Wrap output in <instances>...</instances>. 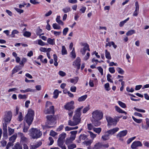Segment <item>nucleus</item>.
Returning <instances> with one entry per match:
<instances>
[{
	"mask_svg": "<svg viewBox=\"0 0 149 149\" xmlns=\"http://www.w3.org/2000/svg\"><path fill=\"white\" fill-rule=\"evenodd\" d=\"M46 125H53L55 124V121L56 120V117L54 115H49L46 116Z\"/></svg>",
	"mask_w": 149,
	"mask_h": 149,
	"instance_id": "4",
	"label": "nucleus"
},
{
	"mask_svg": "<svg viewBox=\"0 0 149 149\" xmlns=\"http://www.w3.org/2000/svg\"><path fill=\"white\" fill-rule=\"evenodd\" d=\"M88 128L89 130H91L92 129H93V125L91 123L88 124H87Z\"/></svg>",
	"mask_w": 149,
	"mask_h": 149,
	"instance_id": "64",
	"label": "nucleus"
},
{
	"mask_svg": "<svg viewBox=\"0 0 149 149\" xmlns=\"http://www.w3.org/2000/svg\"><path fill=\"white\" fill-rule=\"evenodd\" d=\"M13 149H22V146L19 143H17L12 148Z\"/></svg>",
	"mask_w": 149,
	"mask_h": 149,
	"instance_id": "18",
	"label": "nucleus"
},
{
	"mask_svg": "<svg viewBox=\"0 0 149 149\" xmlns=\"http://www.w3.org/2000/svg\"><path fill=\"white\" fill-rule=\"evenodd\" d=\"M74 102L73 101H71L70 102L67 103L64 107L65 109L68 111L71 110H73L74 108Z\"/></svg>",
	"mask_w": 149,
	"mask_h": 149,
	"instance_id": "7",
	"label": "nucleus"
},
{
	"mask_svg": "<svg viewBox=\"0 0 149 149\" xmlns=\"http://www.w3.org/2000/svg\"><path fill=\"white\" fill-rule=\"evenodd\" d=\"M116 69L119 73L121 74H124V71L120 68L118 67L116 68Z\"/></svg>",
	"mask_w": 149,
	"mask_h": 149,
	"instance_id": "44",
	"label": "nucleus"
},
{
	"mask_svg": "<svg viewBox=\"0 0 149 149\" xmlns=\"http://www.w3.org/2000/svg\"><path fill=\"white\" fill-rule=\"evenodd\" d=\"M136 138V136H134L131 138H130L128 139L127 141V144H130L133 140Z\"/></svg>",
	"mask_w": 149,
	"mask_h": 149,
	"instance_id": "58",
	"label": "nucleus"
},
{
	"mask_svg": "<svg viewBox=\"0 0 149 149\" xmlns=\"http://www.w3.org/2000/svg\"><path fill=\"white\" fill-rule=\"evenodd\" d=\"M17 137V135L14 134L10 137L9 140L10 141H11L12 142L14 143Z\"/></svg>",
	"mask_w": 149,
	"mask_h": 149,
	"instance_id": "25",
	"label": "nucleus"
},
{
	"mask_svg": "<svg viewBox=\"0 0 149 149\" xmlns=\"http://www.w3.org/2000/svg\"><path fill=\"white\" fill-rule=\"evenodd\" d=\"M109 134L107 133V134L106 132L104 135L102 136V138L104 141H106L109 139Z\"/></svg>",
	"mask_w": 149,
	"mask_h": 149,
	"instance_id": "24",
	"label": "nucleus"
},
{
	"mask_svg": "<svg viewBox=\"0 0 149 149\" xmlns=\"http://www.w3.org/2000/svg\"><path fill=\"white\" fill-rule=\"evenodd\" d=\"M18 90V89L17 88H14L9 89V90L8 91V92H11L14 91L15 93H18V92L17 91Z\"/></svg>",
	"mask_w": 149,
	"mask_h": 149,
	"instance_id": "41",
	"label": "nucleus"
},
{
	"mask_svg": "<svg viewBox=\"0 0 149 149\" xmlns=\"http://www.w3.org/2000/svg\"><path fill=\"white\" fill-rule=\"evenodd\" d=\"M132 117L134 120L137 123H140L142 121L141 119H137L135 118L134 116H132Z\"/></svg>",
	"mask_w": 149,
	"mask_h": 149,
	"instance_id": "40",
	"label": "nucleus"
},
{
	"mask_svg": "<svg viewBox=\"0 0 149 149\" xmlns=\"http://www.w3.org/2000/svg\"><path fill=\"white\" fill-rule=\"evenodd\" d=\"M100 120L93 118L92 120V124L95 126H98L100 125L101 124V122L99 121Z\"/></svg>",
	"mask_w": 149,
	"mask_h": 149,
	"instance_id": "15",
	"label": "nucleus"
},
{
	"mask_svg": "<svg viewBox=\"0 0 149 149\" xmlns=\"http://www.w3.org/2000/svg\"><path fill=\"white\" fill-rule=\"evenodd\" d=\"M44 113L46 114H52L54 115V106H50L49 108L45 110Z\"/></svg>",
	"mask_w": 149,
	"mask_h": 149,
	"instance_id": "11",
	"label": "nucleus"
},
{
	"mask_svg": "<svg viewBox=\"0 0 149 149\" xmlns=\"http://www.w3.org/2000/svg\"><path fill=\"white\" fill-rule=\"evenodd\" d=\"M88 133L90 134V135L91 137L93 139H94L95 137H96V134H93V132L91 131H88Z\"/></svg>",
	"mask_w": 149,
	"mask_h": 149,
	"instance_id": "55",
	"label": "nucleus"
},
{
	"mask_svg": "<svg viewBox=\"0 0 149 149\" xmlns=\"http://www.w3.org/2000/svg\"><path fill=\"white\" fill-rule=\"evenodd\" d=\"M90 109L89 105H88V106L85 107L83 110V113H86Z\"/></svg>",
	"mask_w": 149,
	"mask_h": 149,
	"instance_id": "49",
	"label": "nucleus"
},
{
	"mask_svg": "<svg viewBox=\"0 0 149 149\" xmlns=\"http://www.w3.org/2000/svg\"><path fill=\"white\" fill-rule=\"evenodd\" d=\"M103 146H104L101 143L99 142L96 143L94 145V147L100 149V148H102Z\"/></svg>",
	"mask_w": 149,
	"mask_h": 149,
	"instance_id": "30",
	"label": "nucleus"
},
{
	"mask_svg": "<svg viewBox=\"0 0 149 149\" xmlns=\"http://www.w3.org/2000/svg\"><path fill=\"white\" fill-rule=\"evenodd\" d=\"M18 96V97L20 99H24L27 98V96L25 95H23L21 94H19Z\"/></svg>",
	"mask_w": 149,
	"mask_h": 149,
	"instance_id": "57",
	"label": "nucleus"
},
{
	"mask_svg": "<svg viewBox=\"0 0 149 149\" xmlns=\"http://www.w3.org/2000/svg\"><path fill=\"white\" fill-rule=\"evenodd\" d=\"M134 109L136 111L140 112L145 113V110L142 109L137 108L136 107H134Z\"/></svg>",
	"mask_w": 149,
	"mask_h": 149,
	"instance_id": "56",
	"label": "nucleus"
},
{
	"mask_svg": "<svg viewBox=\"0 0 149 149\" xmlns=\"http://www.w3.org/2000/svg\"><path fill=\"white\" fill-rule=\"evenodd\" d=\"M65 13H66L71 11V9L70 7L67 6L63 8L62 10Z\"/></svg>",
	"mask_w": 149,
	"mask_h": 149,
	"instance_id": "31",
	"label": "nucleus"
},
{
	"mask_svg": "<svg viewBox=\"0 0 149 149\" xmlns=\"http://www.w3.org/2000/svg\"><path fill=\"white\" fill-rule=\"evenodd\" d=\"M28 125V126H26L25 125H24V127L23 129V131L24 132H26L28 131V130L29 128V127Z\"/></svg>",
	"mask_w": 149,
	"mask_h": 149,
	"instance_id": "59",
	"label": "nucleus"
},
{
	"mask_svg": "<svg viewBox=\"0 0 149 149\" xmlns=\"http://www.w3.org/2000/svg\"><path fill=\"white\" fill-rule=\"evenodd\" d=\"M142 144L139 141H135L131 145V148L132 149H135L139 146H142Z\"/></svg>",
	"mask_w": 149,
	"mask_h": 149,
	"instance_id": "10",
	"label": "nucleus"
},
{
	"mask_svg": "<svg viewBox=\"0 0 149 149\" xmlns=\"http://www.w3.org/2000/svg\"><path fill=\"white\" fill-rule=\"evenodd\" d=\"M66 134L65 133H62L59 135V137L58 139L64 140Z\"/></svg>",
	"mask_w": 149,
	"mask_h": 149,
	"instance_id": "33",
	"label": "nucleus"
},
{
	"mask_svg": "<svg viewBox=\"0 0 149 149\" xmlns=\"http://www.w3.org/2000/svg\"><path fill=\"white\" fill-rule=\"evenodd\" d=\"M129 19V18L128 17L125 20L122 21L121 22H120V24H119V26L120 27H122L123 26L124 24L127 21H128Z\"/></svg>",
	"mask_w": 149,
	"mask_h": 149,
	"instance_id": "36",
	"label": "nucleus"
},
{
	"mask_svg": "<svg viewBox=\"0 0 149 149\" xmlns=\"http://www.w3.org/2000/svg\"><path fill=\"white\" fill-rule=\"evenodd\" d=\"M106 119L108 122V125H115L118 122L116 119H113L110 116H107Z\"/></svg>",
	"mask_w": 149,
	"mask_h": 149,
	"instance_id": "6",
	"label": "nucleus"
},
{
	"mask_svg": "<svg viewBox=\"0 0 149 149\" xmlns=\"http://www.w3.org/2000/svg\"><path fill=\"white\" fill-rule=\"evenodd\" d=\"M32 138L35 139L39 138L42 135V132L37 129L32 128L30 130Z\"/></svg>",
	"mask_w": 149,
	"mask_h": 149,
	"instance_id": "3",
	"label": "nucleus"
},
{
	"mask_svg": "<svg viewBox=\"0 0 149 149\" xmlns=\"http://www.w3.org/2000/svg\"><path fill=\"white\" fill-rule=\"evenodd\" d=\"M8 131L9 132V135H11L14 132V130L13 129H12L10 127H8Z\"/></svg>",
	"mask_w": 149,
	"mask_h": 149,
	"instance_id": "53",
	"label": "nucleus"
},
{
	"mask_svg": "<svg viewBox=\"0 0 149 149\" xmlns=\"http://www.w3.org/2000/svg\"><path fill=\"white\" fill-rule=\"evenodd\" d=\"M81 60L80 58L79 57H77L73 63V65L75 67L77 66L78 70L80 68L81 65Z\"/></svg>",
	"mask_w": 149,
	"mask_h": 149,
	"instance_id": "9",
	"label": "nucleus"
},
{
	"mask_svg": "<svg viewBox=\"0 0 149 149\" xmlns=\"http://www.w3.org/2000/svg\"><path fill=\"white\" fill-rule=\"evenodd\" d=\"M87 97V95H85L79 97L78 99L79 102H82L84 101Z\"/></svg>",
	"mask_w": 149,
	"mask_h": 149,
	"instance_id": "19",
	"label": "nucleus"
},
{
	"mask_svg": "<svg viewBox=\"0 0 149 149\" xmlns=\"http://www.w3.org/2000/svg\"><path fill=\"white\" fill-rule=\"evenodd\" d=\"M72 55V57L73 58H75L76 55L74 50V48H73L72 50L70 53Z\"/></svg>",
	"mask_w": 149,
	"mask_h": 149,
	"instance_id": "47",
	"label": "nucleus"
},
{
	"mask_svg": "<svg viewBox=\"0 0 149 149\" xmlns=\"http://www.w3.org/2000/svg\"><path fill=\"white\" fill-rule=\"evenodd\" d=\"M19 115L18 117V118L19 120L20 121H21L23 120V116L22 113L21 112H19Z\"/></svg>",
	"mask_w": 149,
	"mask_h": 149,
	"instance_id": "60",
	"label": "nucleus"
},
{
	"mask_svg": "<svg viewBox=\"0 0 149 149\" xmlns=\"http://www.w3.org/2000/svg\"><path fill=\"white\" fill-rule=\"evenodd\" d=\"M60 16H58L56 19V22L58 23L59 24L63 25L64 24L63 22L61 20H60Z\"/></svg>",
	"mask_w": 149,
	"mask_h": 149,
	"instance_id": "22",
	"label": "nucleus"
},
{
	"mask_svg": "<svg viewBox=\"0 0 149 149\" xmlns=\"http://www.w3.org/2000/svg\"><path fill=\"white\" fill-rule=\"evenodd\" d=\"M77 88L76 86H72L70 88V91L73 92H75L76 91Z\"/></svg>",
	"mask_w": 149,
	"mask_h": 149,
	"instance_id": "62",
	"label": "nucleus"
},
{
	"mask_svg": "<svg viewBox=\"0 0 149 149\" xmlns=\"http://www.w3.org/2000/svg\"><path fill=\"white\" fill-rule=\"evenodd\" d=\"M52 26L54 29H61V26L56 23H54L52 24Z\"/></svg>",
	"mask_w": 149,
	"mask_h": 149,
	"instance_id": "42",
	"label": "nucleus"
},
{
	"mask_svg": "<svg viewBox=\"0 0 149 149\" xmlns=\"http://www.w3.org/2000/svg\"><path fill=\"white\" fill-rule=\"evenodd\" d=\"M68 125L71 126H74L77 125V124L74 120L72 121L71 120H69L68 122Z\"/></svg>",
	"mask_w": 149,
	"mask_h": 149,
	"instance_id": "34",
	"label": "nucleus"
},
{
	"mask_svg": "<svg viewBox=\"0 0 149 149\" xmlns=\"http://www.w3.org/2000/svg\"><path fill=\"white\" fill-rule=\"evenodd\" d=\"M115 108L116 110L119 113H124L125 114H127V113L126 112L122 110L117 106H115Z\"/></svg>",
	"mask_w": 149,
	"mask_h": 149,
	"instance_id": "17",
	"label": "nucleus"
},
{
	"mask_svg": "<svg viewBox=\"0 0 149 149\" xmlns=\"http://www.w3.org/2000/svg\"><path fill=\"white\" fill-rule=\"evenodd\" d=\"M119 130V128L118 127H116L108 130L106 132V133L109 134V135H112L117 132Z\"/></svg>",
	"mask_w": 149,
	"mask_h": 149,
	"instance_id": "12",
	"label": "nucleus"
},
{
	"mask_svg": "<svg viewBox=\"0 0 149 149\" xmlns=\"http://www.w3.org/2000/svg\"><path fill=\"white\" fill-rule=\"evenodd\" d=\"M118 104L122 108H125L126 107L125 104L120 101H118Z\"/></svg>",
	"mask_w": 149,
	"mask_h": 149,
	"instance_id": "43",
	"label": "nucleus"
},
{
	"mask_svg": "<svg viewBox=\"0 0 149 149\" xmlns=\"http://www.w3.org/2000/svg\"><path fill=\"white\" fill-rule=\"evenodd\" d=\"M54 39H52L50 38H48L47 40V42L50 45H53L55 44Z\"/></svg>",
	"mask_w": 149,
	"mask_h": 149,
	"instance_id": "20",
	"label": "nucleus"
},
{
	"mask_svg": "<svg viewBox=\"0 0 149 149\" xmlns=\"http://www.w3.org/2000/svg\"><path fill=\"white\" fill-rule=\"evenodd\" d=\"M103 114L100 110H96L92 113V117L94 119H102L103 117Z\"/></svg>",
	"mask_w": 149,
	"mask_h": 149,
	"instance_id": "5",
	"label": "nucleus"
},
{
	"mask_svg": "<svg viewBox=\"0 0 149 149\" xmlns=\"http://www.w3.org/2000/svg\"><path fill=\"white\" fill-rule=\"evenodd\" d=\"M87 137L86 135L84 134H81L79 137V139L80 141H81V139L84 140H85Z\"/></svg>",
	"mask_w": 149,
	"mask_h": 149,
	"instance_id": "37",
	"label": "nucleus"
},
{
	"mask_svg": "<svg viewBox=\"0 0 149 149\" xmlns=\"http://www.w3.org/2000/svg\"><path fill=\"white\" fill-rule=\"evenodd\" d=\"M52 33H53L56 36H58L60 35L61 33V31H51Z\"/></svg>",
	"mask_w": 149,
	"mask_h": 149,
	"instance_id": "52",
	"label": "nucleus"
},
{
	"mask_svg": "<svg viewBox=\"0 0 149 149\" xmlns=\"http://www.w3.org/2000/svg\"><path fill=\"white\" fill-rule=\"evenodd\" d=\"M83 108V106L77 108L75 111V114L73 118V120L78 125L79 124L81 121L80 116L81 115V110Z\"/></svg>",
	"mask_w": 149,
	"mask_h": 149,
	"instance_id": "2",
	"label": "nucleus"
},
{
	"mask_svg": "<svg viewBox=\"0 0 149 149\" xmlns=\"http://www.w3.org/2000/svg\"><path fill=\"white\" fill-rule=\"evenodd\" d=\"M76 147V144H71L68 146V149H72Z\"/></svg>",
	"mask_w": 149,
	"mask_h": 149,
	"instance_id": "54",
	"label": "nucleus"
},
{
	"mask_svg": "<svg viewBox=\"0 0 149 149\" xmlns=\"http://www.w3.org/2000/svg\"><path fill=\"white\" fill-rule=\"evenodd\" d=\"M54 59V65L56 66H57L58 65V63L57 62V57L56 54L53 55Z\"/></svg>",
	"mask_w": 149,
	"mask_h": 149,
	"instance_id": "27",
	"label": "nucleus"
},
{
	"mask_svg": "<svg viewBox=\"0 0 149 149\" xmlns=\"http://www.w3.org/2000/svg\"><path fill=\"white\" fill-rule=\"evenodd\" d=\"M69 29L68 28L66 27L65 28L63 31V35L65 36L68 32Z\"/></svg>",
	"mask_w": 149,
	"mask_h": 149,
	"instance_id": "51",
	"label": "nucleus"
},
{
	"mask_svg": "<svg viewBox=\"0 0 149 149\" xmlns=\"http://www.w3.org/2000/svg\"><path fill=\"white\" fill-rule=\"evenodd\" d=\"M12 117V113L11 111H8L7 113L6 114L3 118L5 122V123H9L10 122Z\"/></svg>",
	"mask_w": 149,
	"mask_h": 149,
	"instance_id": "8",
	"label": "nucleus"
},
{
	"mask_svg": "<svg viewBox=\"0 0 149 149\" xmlns=\"http://www.w3.org/2000/svg\"><path fill=\"white\" fill-rule=\"evenodd\" d=\"M61 54L63 55L67 54V52L66 48L64 46H62L61 50Z\"/></svg>",
	"mask_w": 149,
	"mask_h": 149,
	"instance_id": "26",
	"label": "nucleus"
},
{
	"mask_svg": "<svg viewBox=\"0 0 149 149\" xmlns=\"http://www.w3.org/2000/svg\"><path fill=\"white\" fill-rule=\"evenodd\" d=\"M38 44L41 46H43L45 45V44L40 39L38 40Z\"/></svg>",
	"mask_w": 149,
	"mask_h": 149,
	"instance_id": "63",
	"label": "nucleus"
},
{
	"mask_svg": "<svg viewBox=\"0 0 149 149\" xmlns=\"http://www.w3.org/2000/svg\"><path fill=\"white\" fill-rule=\"evenodd\" d=\"M135 33V31L134 30H131L128 31L126 33V35L127 36H131Z\"/></svg>",
	"mask_w": 149,
	"mask_h": 149,
	"instance_id": "32",
	"label": "nucleus"
},
{
	"mask_svg": "<svg viewBox=\"0 0 149 149\" xmlns=\"http://www.w3.org/2000/svg\"><path fill=\"white\" fill-rule=\"evenodd\" d=\"M127 133L126 130H123L120 132L117 135V137H122L126 135Z\"/></svg>",
	"mask_w": 149,
	"mask_h": 149,
	"instance_id": "14",
	"label": "nucleus"
},
{
	"mask_svg": "<svg viewBox=\"0 0 149 149\" xmlns=\"http://www.w3.org/2000/svg\"><path fill=\"white\" fill-rule=\"evenodd\" d=\"M19 32L16 30H14L12 32L11 34L10 35V36L12 38L15 37V34H17L19 33Z\"/></svg>",
	"mask_w": 149,
	"mask_h": 149,
	"instance_id": "35",
	"label": "nucleus"
},
{
	"mask_svg": "<svg viewBox=\"0 0 149 149\" xmlns=\"http://www.w3.org/2000/svg\"><path fill=\"white\" fill-rule=\"evenodd\" d=\"M109 72L111 73H113L115 72V70L113 67H110L109 68Z\"/></svg>",
	"mask_w": 149,
	"mask_h": 149,
	"instance_id": "61",
	"label": "nucleus"
},
{
	"mask_svg": "<svg viewBox=\"0 0 149 149\" xmlns=\"http://www.w3.org/2000/svg\"><path fill=\"white\" fill-rule=\"evenodd\" d=\"M42 31V30L40 28H38L36 30V34L37 35L40 36L41 35L44 34V33L41 34V33Z\"/></svg>",
	"mask_w": 149,
	"mask_h": 149,
	"instance_id": "45",
	"label": "nucleus"
},
{
	"mask_svg": "<svg viewBox=\"0 0 149 149\" xmlns=\"http://www.w3.org/2000/svg\"><path fill=\"white\" fill-rule=\"evenodd\" d=\"M64 141L62 140L58 139L57 141L58 145L59 146H61L63 145Z\"/></svg>",
	"mask_w": 149,
	"mask_h": 149,
	"instance_id": "39",
	"label": "nucleus"
},
{
	"mask_svg": "<svg viewBox=\"0 0 149 149\" xmlns=\"http://www.w3.org/2000/svg\"><path fill=\"white\" fill-rule=\"evenodd\" d=\"M19 134L21 136V141L23 142H26L27 138L24 136V134L21 132L19 133Z\"/></svg>",
	"mask_w": 149,
	"mask_h": 149,
	"instance_id": "16",
	"label": "nucleus"
},
{
	"mask_svg": "<svg viewBox=\"0 0 149 149\" xmlns=\"http://www.w3.org/2000/svg\"><path fill=\"white\" fill-rule=\"evenodd\" d=\"M78 79L79 77H74V78L71 79H70V81L72 83H74V84H76L78 81Z\"/></svg>",
	"mask_w": 149,
	"mask_h": 149,
	"instance_id": "23",
	"label": "nucleus"
},
{
	"mask_svg": "<svg viewBox=\"0 0 149 149\" xmlns=\"http://www.w3.org/2000/svg\"><path fill=\"white\" fill-rule=\"evenodd\" d=\"M34 115V111L30 109L28 110L27 114L25 117L24 120L26 121L29 126L31 125L33 121Z\"/></svg>",
	"mask_w": 149,
	"mask_h": 149,
	"instance_id": "1",
	"label": "nucleus"
},
{
	"mask_svg": "<svg viewBox=\"0 0 149 149\" xmlns=\"http://www.w3.org/2000/svg\"><path fill=\"white\" fill-rule=\"evenodd\" d=\"M93 130L94 132L96 133H97L98 134H99L100 133L101 131V128H93Z\"/></svg>",
	"mask_w": 149,
	"mask_h": 149,
	"instance_id": "38",
	"label": "nucleus"
},
{
	"mask_svg": "<svg viewBox=\"0 0 149 149\" xmlns=\"http://www.w3.org/2000/svg\"><path fill=\"white\" fill-rule=\"evenodd\" d=\"M104 87L106 90L109 91L110 90V88L109 87V84L108 83L105 84H104Z\"/></svg>",
	"mask_w": 149,
	"mask_h": 149,
	"instance_id": "50",
	"label": "nucleus"
},
{
	"mask_svg": "<svg viewBox=\"0 0 149 149\" xmlns=\"http://www.w3.org/2000/svg\"><path fill=\"white\" fill-rule=\"evenodd\" d=\"M31 33L29 31H26L23 34V35L24 36L29 37L31 36Z\"/></svg>",
	"mask_w": 149,
	"mask_h": 149,
	"instance_id": "46",
	"label": "nucleus"
},
{
	"mask_svg": "<svg viewBox=\"0 0 149 149\" xmlns=\"http://www.w3.org/2000/svg\"><path fill=\"white\" fill-rule=\"evenodd\" d=\"M82 45L84 46V47L82 48L83 49H84L85 50H88V51H90V49L89 48V45L87 43H82Z\"/></svg>",
	"mask_w": 149,
	"mask_h": 149,
	"instance_id": "21",
	"label": "nucleus"
},
{
	"mask_svg": "<svg viewBox=\"0 0 149 149\" xmlns=\"http://www.w3.org/2000/svg\"><path fill=\"white\" fill-rule=\"evenodd\" d=\"M111 76L110 74H108L107 76V81L113 83V81L110 79L111 77Z\"/></svg>",
	"mask_w": 149,
	"mask_h": 149,
	"instance_id": "48",
	"label": "nucleus"
},
{
	"mask_svg": "<svg viewBox=\"0 0 149 149\" xmlns=\"http://www.w3.org/2000/svg\"><path fill=\"white\" fill-rule=\"evenodd\" d=\"M58 90H55L53 94L54 96H53V97L54 99L57 98L59 95L58 93Z\"/></svg>",
	"mask_w": 149,
	"mask_h": 149,
	"instance_id": "28",
	"label": "nucleus"
},
{
	"mask_svg": "<svg viewBox=\"0 0 149 149\" xmlns=\"http://www.w3.org/2000/svg\"><path fill=\"white\" fill-rule=\"evenodd\" d=\"M7 124L6 123H4L3 124V137L7 139L8 137L7 134Z\"/></svg>",
	"mask_w": 149,
	"mask_h": 149,
	"instance_id": "13",
	"label": "nucleus"
},
{
	"mask_svg": "<svg viewBox=\"0 0 149 149\" xmlns=\"http://www.w3.org/2000/svg\"><path fill=\"white\" fill-rule=\"evenodd\" d=\"M105 56L106 58L108 59H111L110 52L107 49L105 50Z\"/></svg>",
	"mask_w": 149,
	"mask_h": 149,
	"instance_id": "29",
	"label": "nucleus"
}]
</instances>
